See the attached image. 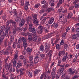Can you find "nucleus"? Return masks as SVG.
<instances>
[{
	"mask_svg": "<svg viewBox=\"0 0 79 79\" xmlns=\"http://www.w3.org/2000/svg\"><path fill=\"white\" fill-rule=\"evenodd\" d=\"M27 61V60H26V59H25V60H23V63H24V64L25 65H26V64Z\"/></svg>",
	"mask_w": 79,
	"mask_h": 79,
	"instance_id": "603ef678",
	"label": "nucleus"
},
{
	"mask_svg": "<svg viewBox=\"0 0 79 79\" xmlns=\"http://www.w3.org/2000/svg\"><path fill=\"white\" fill-rule=\"evenodd\" d=\"M26 39V38H25V37H20L19 39V42H21V40H22V42H23V40H24V39Z\"/></svg>",
	"mask_w": 79,
	"mask_h": 79,
	"instance_id": "b1692460",
	"label": "nucleus"
},
{
	"mask_svg": "<svg viewBox=\"0 0 79 79\" xmlns=\"http://www.w3.org/2000/svg\"><path fill=\"white\" fill-rule=\"evenodd\" d=\"M41 58H45V54H43L41 55Z\"/></svg>",
	"mask_w": 79,
	"mask_h": 79,
	"instance_id": "8fccbe9b",
	"label": "nucleus"
},
{
	"mask_svg": "<svg viewBox=\"0 0 79 79\" xmlns=\"http://www.w3.org/2000/svg\"><path fill=\"white\" fill-rule=\"evenodd\" d=\"M43 32V31H40V30L39 31H38V34H42V32Z\"/></svg>",
	"mask_w": 79,
	"mask_h": 79,
	"instance_id": "0e129e2a",
	"label": "nucleus"
},
{
	"mask_svg": "<svg viewBox=\"0 0 79 79\" xmlns=\"http://www.w3.org/2000/svg\"><path fill=\"white\" fill-rule=\"evenodd\" d=\"M27 24H29L32 23V19L31 18V17L29 16L27 18Z\"/></svg>",
	"mask_w": 79,
	"mask_h": 79,
	"instance_id": "423d86ee",
	"label": "nucleus"
},
{
	"mask_svg": "<svg viewBox=\"0 0 79 79\" xmlns=\"http://www.w3.org/2000/svg\"><path fill=\"white\" fill-rule=\"evenodd\" d=\"M7 44V40H6L4 41V45L5 47H6L7 45H6V44Z\"/></svg>",
	"mask_w": 79,
	"mask_h": 79,
	"instance_id": "ea45409f",
	"label": "nucleus"
},
{
	"mask_svg": "<svg viewBox=\"0 0 79 79\" xmlns=\"http://www.w3.org/2000/svg\"><path fill=\"white\" fill-rule=\"evenodd\" d=\"M54 21V18L52 17L48 21L49 24H52V23Z\"/></svg>",
	"mask_w": 79,
	"mask_h": 79,
	"instance_id": "dca6fc26",
	"label": "nucleus"
},
{
	"mask_svg": "<svg viewBox=\"0 0 79 79\" xmlns=\"http://www.w3.org/2000/svg\"><path fill=\"white\" fill-rule=\"evenodd\" d=\"M23 47H24V50H25L26 47H27V40L26 38L25 39H23Z\"/></svg>",
	"mask_w": 79,
	"mask_h": 79,
	"instance_id": "f03ea898",
	"label": "nucleus"
},
{
	"mask_svg": "<svg viewBox=\"0 0 79 79\" xmlns=\"http://www.w3.org/2000/svg\"><path fill=\"white\" fill-rule=\"evenodd\" d=\"M58 23H54V25H53V27L55 28H57L58 27Z\"/></svg>",
	"mask_w": 79,
	"mask_h": 79,
	"instance_id": "72a5a7b5",
	"label": "nucleus"
},
{
	"mask_svg": "<svg viewBox=\"0 0 79 79\" xmlns=\"http://www.w3.org/2000/svg\"><path fill=\"white\" fill-rule=\"evenodd\" d=\"M73 8H74V6H72L69 8V9L70 10H73Z\"/></svg>",
	"mask_w": 79,
	"mask_h": 79,
	"instance_id": "5fc2aeb1",
	"label": "nucleus"
},
{
	"mask_svg": "<svg viewBox=\"0 0 79 79\" xmlns=\"http://www.w3.org/2000/svg\"><path fill=\"white\" fill-rule=\"evenodd\" d=\"M39 61V57L38 56H36L34 59V63L35 64H37V63H38Z\"/></svg>",
	"mask_w": 79,
	"mask_h": 79,
	"instance_id": "0eeeda50",
	"label": "nucleus"
},
{
	"mask_svg": "<svg viewBox=\"0 0 79 79\" xmlns=\"http://www.w3.org/2000/svg\"><path fill=\"white\" fill-rule=\"evenodd\" d=\"M16 59H14V61L13 62V63L14 64V66H16Z\"/></svg>",
	"mask_w": 79,
	"mask_h": 79,
	"instance_id": "37998d69",
	"label": "nucleus"
},
{
	"mask_svg": "<svg viewBox=\"0 0 79 79\" xmlns=\"http://www.w3.org/2000/svg\"><path fill=\"white\" fill-rule=\"evenodd\" d=\"M73 16V14L72 13H70L68 15V18H71Z\"/></svg>",
	"mask_w": 79,
	"mask_h": 79,
	"instance_id": "cd10ccee",
	"label": "nucleus"
},
{
	"mask_svg": "<svg viewBox=\"0 0 79 79\" xmlns=\"http://www.w3.org/2000/svg\"><path fill=\"white\" fill-rule=\"evenodd\" d=\"M33 19H37V14H35L33 16Z\"/></svg>",
	"mask_w": 79,
	"mask_h": 79,
	"instance_id": "f704fd0d",
	"label": "nucleus"
},
{
	"mask_svg": "<svg viewBox=\"0 0 79 79\" xmlns=\"http://www.w3.org/2000/svg\"><path fill=\"white\" fill-rule=\"evenodd\" d=\"M12 47H13V48H16V44H15V42H14V43Z\"/></svg>",
	"mask_w": 79,
	"mask_h": 79,
	"instance_id": "680f3d73",
	"label": "nucleus"
},
{
	"mask_svg": "<svg viewBox=\"0 0 79 79\" xmlns=\"http://www.w3.org/2000/svg\"><path fill=\"white\" fill-rule=\"evenodd\" d=\"M31 30L32 32H35V29L34 28H31Z\"/></svg>",
	"mask_w": 79,
	"mask_h": 79,
	"instance_id": "c03bdc74",
	"label": "nucleus"
},
{
	"mask_svg": "<svg viewBox=\"0 0 79 79\" xmlns=\"http://www.w3.org/2000/svg\"><path fill=\"white\" fill-rule=\"evenodd\" d=\"M56 74V72H52V75H55Z\"/></svg>",
	"mask_w": 79,
	"mask_h": 79,
	"instance_id": "13d9d810",
	"label": "nucleus"
},
{
	"mask_svg": "<svg viewBox=\"0 0 79 79\" xmlns=\"http://www.w3.org/2000/svg\"><path fill=\"white\" fill-rule=\"evenodd\" d=\"M53 2H54V1L53 0L52 1V0L50 1L49 3L50 5H51V6H55V4H54V3H53Z\"/></svg>",
	"mask_w": 79,
	"mask_h": 79,
	"instance_id": "a878e982",
	"label": "nucleus"
},
{
	"mask_svg": "<svg viewBox=\"0 0 79 79\" xmlns=\"http://www.w3.org/2000/svg\"><path fill=\"white\" fill-rule=\"evenodd\" d=\"M8 35L7 33H5V32H2V34L1 35V36L2 37H3V38H5V36L6 37H8Z\"/></svg>",
	"mask_w": 79,
	"mask_h": 79,
	"instance_id": "6e6552de",
	"label": "nucleus"
},
{
	"mask_svg": "<svg viewBox=\"0 0 79 79\" xmlns=\"http://www.w3.org/2000/svg\"><path fill=\"white\" fill-rule=\"evenodd\" d=\"M76 38H77V37H76V35H72V39L73 40H74L76 39Z\"/></svg>",
	"mask_w": 79,
	"mask_h": 79,
	"instance_id": "7c9ffc66",
	"label": "nucleus"
},
{
	"mask_svg": "<svg viewBox=\"0 0 79 79\" xmlns=\"http://www.w3.org/2000/svg\"><path fill=\"white\" fill-rule=\"evenodd\" d=\"M64 0H60L58 3H57V6H56V7H58L60 6V5L62 4V2L64 3Z\"/></svg>",
	"mask_w": 79,
	"mask_h": 79,
	"instance_id": "1a4fd4ad",
	"label": "nucleus"
},
{
	"mask_svg": "<svg viewBox=\"0 0 79 79\" xmlns=\"http://www.w3.org/2000/svg\"><path fill=\"white\" fill-rule=\"evenodd\" d=\"M14 27V28L13 29V31L12 32L13 34H15L16 32V31H17V29L16 28V25H15Z\"/></svg>",
	"mask_w": 79,
	"mask_h": 79,
	"instance_id": "f8f14e48",
	"label": "nucleus"
},
{
	"mask_svg": "<svg viewBox=\"0 0 79 79\" xmlns=\"http://www.w3.org/2000/svg\"><path fill=\"white\" fill-rule=\"evenodd\" d=\"M60 45H63V44H64V42H63V40H62L61 41V42L60 43Z\"/></svg>",
	"mask_w": 79,
	"mask_h": 79,
	"instance_id": "6e6d98bb",
	"label": "nucleus"
},
{
	"mask_svg": "<svg viewBox=\"0 0 79 79\" xmlns=\"http://www.w3.org/2000/svg\"><path fill=\"white\" fill-rule=\"evenodd\" d=\"M73 63H76V62H77V59L75 58L73 59Z\"/></svg>",
	"mask_w": 79,
	"mask_h": 79,
	"instance_id": "3c124183",
	"label": "nucleus"
},
{
	"mask_svg": "<svg viewBox=\"0 0 79 79\" xmlns=\"http://www.w3.org/2000/svg\"><path fill=\"white\" fill-rule=\"evenodd\" d=\"M68 45H67V44H66L64 45V48H67V47H68Z\"/></svg>",
	"mask_w": 79,
	"mask_h": 79,
	"instance_id": "774afa93",
	"label": "nucleus"
},
{
	"mask_svg": "<svg viewBox=\"0 0 79 79\" xmlns=\"http://www.w3.org/2000/svg\"><path fill=\"white\" fill-rule=\"evenodd\" d=\"M40 71H41V70H35L34 74H38L39 73H40Z\"/></svg>",
	"mask_w": 79,
	"mask_h": 79,
	"instance_id": "4be33fe9",
	"label": "nucleus"
},
{
	"mask_svg": "<svg viewBox=\"0 0 79 79\" xmlns=\"http://www.w3.org/2000/svg\"><path fill=\"white\" fill-rule=\"evenodd\" d=\"M9 31H9V30H6V29H5V32L6 33V34H7L8 35V32Z\"/></svg>",
	"mask_w": 79,
	"mask_h": 79,
	"instance_id": "de8ad7c7",
	"label": "nucleus"
},
{
	"mask_svg": "<svg viewBox=\"0 0 79 79\" xmlns=\"http://www.w3.org/2000/svg\"><path fill=\"white\" fill-rule=\"evenodd\" d=\"M21 20V18L19 17H17L15 21L14 22V25H16V24H18L20 22V21Z\"/></svg>",
	"mask_w": 79,
	"mask_h": 79,
	"instance_id": "7ed1b4c3",
	"label": "nucleus"
},
{
	"mask_svg": "<svg viewBox=\"0 0 79 79\" xmlns=\"http://www.w3.org/2000/svg\"><path fill=\"white\" fill-rule=\"evenodd\" d=\"M29 59L31 61H32L33 60V56H30Z\"/></svg>",
	"mask_w": 79,
	"mask_h": 79,
	"instance_id": "4c0bfd02",
	"label": "nucleus"
},
{
	"mask_svg": "<svg viewBox=\"0 0 79 79\" xmlns=\"http://www.w3.org/2000/svg\"><path fill=\"white\" fill-rule=\"evenodd\" d=\"M20 74L19 76H23V74H24V73L22 71H20Z\"/></svg>",
	"mask_w": 79,
	"mask_h": 79,
	"instance_id": "49530a36",
	"label": "nucleus"
},
{
	"mask_svg": "<svg viewBox=\"0 0 79 79\" xmlns=\"http://www.w3.org/2000/svg\"><path fill=\"white\" fill-rule=\"evenodd\" d=\"M32 24L31 23H30L29 25V29H32Z\"/></svg>",
	"mask_w": 79,
	"mask_h": 79,
	"instance_id": "e433bc0d",
	"label": "nucleus"
},
{
	"mask_svg": "<svg viewBox=\"0 0 79 79\" xmlns=\"http://www.w3.org/2000/svg\"><path fill=\"white\" fill-rule=\"evenodd\" d=\"M64 18V15L63 14H61L60 15V17H59V19H63Z\"/></svg>",
	"mask_w": 79,
	"mask_h": 79,
	"instance_id": "412c9836",
	"label": "nucleus"
},
{
	"mask_svg": "<svg viewBox=\"0 0 79 79\" xmlns=\"http://www.w3.org/2000/svg\"><path fill=\"white\" fill-rule=\"evenodd\" d=\"M52 70L54 72H55L56 71V67H54L52 69Z\"/></svg>",
	"mask_w": 79,
	"mask_h": 79,
	"instance_id": "052dcab7",
	"label": "nucleus"
},
{
	"mask_svg": "<svg viewBox=\"0 0 79 79\" xmlns=\"http://www.w3.org/2000/svg\"><path fill=\"white\" fill-rule=\"evenodd\" d=\"M27 28L26 27H24L23 29V31L24 32H26L27 30Z\"/></svg>",
	"mask_w": 79,
	"mask_h": 79,
	"instance_id": "4d7b16f0",
	"label": "nucleus"
},
{
	"mask_svg": "<svg viewBox=\"0 0 79 79\" xmlns=\"http://www.w3.org/2000/svg\"><path fill=\"white\" fill-rule=\"evenodd\" d=\"M24 19H23L20 23H19V26L20 27H22L23 25H24Z\"/></svg>",
	"mask_w": 79,
	"mask_h": 79,
	"instance_id": "9b49d317",
	"label": "nucleus"
},
{
	"mask_svg": "<svg viewBox=\"0 0 79 79\" xmlns=\"http://www.w3.org/2000/svg\"><path fill=\"white\" fill-rule=\"evenodd\" d=\"M34 23L36 25H38L39 24V20L37 19H33Z\"/></svg>",
	"mask_w": 79,
	"mask_h": 79,
	"instance_id": "a211bd4d",
	"label": "nucleus"
},
{
	"mask_svg": "<svg viewBox=\"0 0 79 79\" xmlns=\"http://www.w3.org/2000/svg\"><path fill=\"white\" fill-rule=\"evenodd\" d=\"M59 56H61V55H64L65 54V52L64 51H61L60 52L58 53Z\"/></svg>",
	"mask_w": 79,
	"mask_h": 79,
	"instance_id": "4468645a",
	"label": "nucleus"
},
{
	"mask_svg": "<svg viewBox=\"0 0 79 79\" xmlns=\"http://www.w3.org/2000/svg\"><path fill=\"white\" fill-rule=\"evenodd\" d=\"M20 59H21L22 60H24V59H25V58H24V56H23L21 55L20 57Z\"/></svg>",
	"mask_w": 79,
	"mask_h": 79,
	"instance_id": "09e8293b",
	"label": "nucleus"
},
{
	"mask_svg": "<svg viewBox=\"0 0 79 79\" xmlns=\"http://www.w3.org/2000/svg\"><path fill=\"white\" fill-rule=\"evenodd\" d=\"M38 28H39V29H40V31H43V30H44V27H43L42 26H40Z\"/></svg>",
	"mask_w": 79,
	"mask_h": 79,
	"instance_id": "c85d7f7f",
	"label": "nucleus"
},
{
	"mask_svg": "<svg viewBox=\"0 0 79 79\" xmlns=\"http://www.w3.org/2000/svg\"><path fill=\"white\" fill-rule=\"evenodd\" d=\"M54 10H55L54 9H53L52 8H48L47 10V11H48V13L50 12L51 11V10L52 11H54Z\"/></svg>",
	"mask_w": 79,
	"mask_h": 79,
	"instance_id": "bb28decb",
	"label": "nucleus"
},
{
	"mask_svg": "<svg viewBox=\"0 0 79 79\" xmlns=\"http://www.w3.org/2000/svg\"><path fill=\"white\" fill-rule=\"evenodd\" d=\"M79 0H75L74 2V3H77L79 2Z\"/></svg>",
	"mask_w": 79,
	"mask_h": 79,
	"instance_id": "e2e57ef3",
	"label": "nucleus"
},
{
	"mask_svg": "<svg viewBox=\"0 0 79 79\" xmlns=\"http://www.w3.org/2000/svg\"><path fill=\"white\" fill-rule=\"evenodd\" d=\"M32 48H30L29 47L27 48L26 49V51L27 52L28 54L29 55H31V52H32Z\"/></svg>",
	"mask_w": 79,
	"mask_h": 79,
	"instance_id": "39448f33",
	"label": "nucleus"
},
{
	"mask_svg": "<svg viewBox=\"0 0 79 79\" xmlns=\"http://www.w3.org/2000/svg\"><path fill=\"white\" fill-rule=\"evenodd\" d=\"M62 22L63 23H66L67 22V19H64L63 20Z\"/></svg>",
	"mask_w": 79,
	"mask_h": 79,
	"instance_id": "a19ab883",
	"label": "nucleus"
},
{
	"mask_svg": "<svg viewBox=\"0 0 79 79\" xmlns=\"http://www.w3.org/2000/svg\"><path fill=\"white\" fill-rule=\"evenodd\" d=\"M76 31L77 32H79V27H78L77 29H76Z\"/></svg>",
	"mask_w": 79,
	"mask_h": 79,
	"instance_id": "69168bd1",
	"label": "nucleus"
},
{
	"mask_svg": "<svg viewBox=\"0 0 79 79\" xmlns=\"http://www.w3.org/2000/svg\"><path fill=\"white\" fill-rule=\"evenodd\" d=\"M40 48L41 50L44 52V46L43 45H41Z\"/></svg>",
	"mask_w": 79,
	"mask_h": 79,
	"instance_id": "c756f323",
	"label": "nucleus"
},
{
	"mask_svg": "<svg viewBox=\"0 0 79 79\" xmlns=\"http://www.w3.org/2000/svg\"><path fill=\"white\" fill-rule=\"evenodd\" d=\"M27 35H29V36H31V33H29V32H27Z\"/></svg>",
	"mask_w": 79,
	"mask_h": 79,
	"instance_id": "bf43d9fd",
	"label": "nucleus"
},
{
	"mask_svg": "<svg viewBox=\"0 0 79 79\" xmlns=\"http://www.w3.org/2000/svg\"><path fill=\"white\" fill-rule=\"evenodd\" d=\"M61 63V60H59L58 63V66H60V64Z\"/></svg>",
	"mask_w": 79,
	"mask_h": 79,
	"instance_id": "79ce46f5",
	"label": "nucleus"
},
{
	"mask_svg": "<svg viewBox=\"0 0 79 79\" xmlns=\"http://www.w3.org/2000/svg\"><path fill=\"white\" fill-rule=\"evenodd\" d=\"M44 77V78H45V79H46V78L47 77V75H46V73H45L44 74H43V75H42L40 77V79H43Z\"/></svg>",
	"mask_w": 79,
	"mask_h": 79,
	"instance_id": "2eb2a0df",
	"label": "nucleus"
},
{
	"mask_svg": "<svg viewBox=\"0 0 79 79\" xmlns=\"http://www.w3.org/2000/svg\"><path fill=\"white\" fill-rule=\"evenodd\" d=\"M10 26H6V27L5 28V29L6 30H9V31H10Z\"/></svg>",
	"mask_w": 79,
	"mask_h": 79,
	"instance_id": "2f4dec72",
	"label": "nucleus"
},
{
	"mask_svg": "<svg viewBox=\"0 0 79 79\" xmlns=\"http://www.w3.org/2000/svg\"><path fill=\"white\" fill-rule=\"evenodd\" d=\"M5 26H1L0 27V31L3 32V31L5 29Z\"/></svg>",
	"mask_w": 79,
	"mask_h": 79,
	"instance_id": "393cba45",
	"label": "nucleus"
},
{
	"mask_svg": "<svg viewBox=\"0 0 79 79\" xmlns=\"http://www.w3.org/2000/svg\"><path fill=\"white\" fill-rule=\"evenodd\" d=\"M28 40L29 41H31V40H32V38H30L29 36H28Z\"/></svg>",
	"mask_w": 79,
	"mask_h": 79,
	"instance_id": "864d4df0",
	"label": "nucleus"
},
{
	"mask_svg": "<svg viewBox=\"0 0 79 79\" xmlns=\"http://www.w3.org/2000/svg\"><path fill=\"white\" fill-rule=\"evenodd\" d=\"M16 29L17 31L21 32V31H23V27H17V26H16Z\"/></svg>",
	"mask_w": 79,
	"mask_h": 79,
	"instance_id": "aec40b11",
	"label": "nucleus"
},
{
	"mask_svg": "<svg viewBox=\"0 0 79 79\" xmlns=\"http://www.w3.org/2000/svg\"><path fill=\"white\" fill-rule=\"evenodd\" d=\"M27 73L28 74V75L30 77H32V73L31 71H28L27 72Z\"/></svg>",
	"mask_w": 79,
	"mask_h": 79,
	"instance_id": "5701e85b",
	"label": "nucleus"
},
{
	"mask_svg": "<svg viewBox=\"0 0 79 79\" xmlns=\"http://www.w3.org/2000/svg\"><path fill=\"white\" fill-rule=\"evenodd\" d=\"M32 40H33V41L35 42V41L37 40V38H35V37H34L33 38H32Z\"/></svg>",
	"mask_w": 79,
	"mask_h": 79,
	"instance_id": "a18cd8bd",
	"label": "nucleus"
},
{
	"mask_svg": "<svg viewBox=\"0 0 79 79\" xmlns=\"http://www.w3.org/2000/svg\"><path fill=\"white\" fill-rule=\"evenodd\" d=\"M56 48L58 50H60V47L59 46V44H57L56 45Z\"/></svg>",
	"mask_w": 79,
	"mask_h": 79,
	"instance_id": "c9c22d12",
	"label": "nucleus"
},
{
	"mask_svg": "<svg viewBox=\"0 0 79 79\" xmlns=\"http://www.w3.org/2000/svg\"><path fill=\"white\" fill-rule=\"evenodd\" d=\"M67 58V57H66V56H64L63 58V59H62L63 61H65L66 60Z\"/></svg>",
	"mask_w": 79,
	"mask_h": 79,
	"instance_id": "473e14b6",
	"label": "nucleus"
},
{
	"mask_svg": "<svg viewBox=\"0 0 79 79\" xmlns=\"http://www.w3.org/2000/svg\"><path fill=\"white\" fill-rule=\"evenodd\" d=\"M52 50H50L49 51L48 53H47L46 54L47 56L49 55V59H51V58H52Z\"/></svg>",
	"mask_w": 79,
	"mask_h": 79,
	"instance_id": "9d476101",
	"label": "nucleus"
},
{
	"mask_svg": "<svg viewBox=\"0 0 79 79\" xmlns=\"http://www.w3.org/2000/svg\"><path fill=\"white\" fill-rule=\"evenodd\" d=\"M44 11L45 10H41L40 11L39 13L40 14H42V13H44Z\"/></svg>",
	"mask_w": 79,
	"mask_h": 79,
	"instance_id": "58836bf2",
	"label": "nucleus"
},
{
	"mask_svg": "<svg viewBox=\"0 0 79 79\" xmlns=\"http://www.w3.org/2000/svg\"><path fill=\"white\" fill-rule=\"evenodd\" d=\"M76 48H77V49H79V44H78L77 45H76Z\"/></svg>",
	"mask_w": 79,
	"mask_h": 79,
	"instance_id": "338daca9",
	"label": "nucleus"
},
{
	"mask_svg": "<svg viewBox=\"0 0 79 79\" xmlns=\"http://www.w3.org/2000/svg\"><path fill=\"white\" fill-rule=\"evenodd\" d=\"M10 44H11L12 42L14 40V36H12L10 37Z\"/></svg>",
	"mask_w": 79,
	"mask_h": 79,
	"instance_id": "f3484780",
	"label": "nucleus"
},
{
	"mask_svg": "<svg viewBox=\"0 0 79 79\" xmlns=\"http://www.w3.org/2000/svg\"><path fill=\"white\" fill-rule=\"evenodd\" d=\"M11 23L12 24V25L13 26L15 25L14 23V21H13V20H10L7 21V22L6 23V26H11Z\"/></svg>",
	"mask_w": 79,
	"mask_h": 79,
	"instance_id": "20e7f679",
	"label": "nucleus"
},
{
	"mask_svg": "<svg viewBox=\"0 0 79 79\" xmlns=\"http://www.w3.org/2000/svg\"><path fill=\"white\" fill-rule=\"evenodd\" d=\"M9 52H10V49H6V51L4 52V55H9Z\"/></svg>",
	"mask_w": 79,
	"mask_h": 79,
	"instance_id": "ddd939ff",
	"label": "nucleus"
},
{
	"mask_svg": "<svg viewBox=\"0 0 79 79\" xmlns=\"http://www.w3.org/2000/svg\"><path fill=\"white\" fill-rule=\"evenodd\" d=\"M4 38L2 37V36H0V45H1V44H2V43L3 42V39Z\"/></svg>",
	"mask_w": 79,
	"mask_h": 79,
	"instance_id": "6ab92c4d",
	"label": "nucleus"
},
{
	"mask_svg": "<svg viewBox=\"0 0 79 79\" xmlns=\"http://www.w3.org/2000/svg\"><path fill=\"white\" fill-rule=\"evenodd\" d=\"M45 46L46 48L45 49L44 52V53H47L48 52H50V45L48 44L47 43H45Z\"/></svg>",
	"mask_w": 79,
	"mask_h": 79,
	"instance_id": "f257e3e1",
	"label": "nucleus"
}]
</instances>
